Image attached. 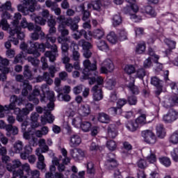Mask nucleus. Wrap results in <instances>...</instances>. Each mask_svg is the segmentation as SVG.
Instances as JSON below:
<instances>
[{"mask_svg": "<svg viewBox=\"0 0 178 178\" xmlns=\"http://www.w3.org/2000/svg\"><path fill=\"white\" fill-rule=\"evenodd\" d=\"M83 35L86 40H90V38L87 35V31H86V30L84 29H81L80 31H75V33L72 34L74 40H76V41L80 40V38H81Z\"/></svg>", "mask_w": 178, "mask_h": 178, "instance_id": "obj_13", "label": "nucleus"}, {"mask_svg": "<svg viewBox=\"0 0 178 178\" xmlns=\"http://www.w3.org/2000/svg\"><path fill=\"white\" fill-rule=\"evenodd\" d=\"M91 92L92 93L93 100L98 102L103 99L104 93L102 92V85L100 86L95 85L91 89Z\"/></svg>", "mask_w": 178, "mask_h": 178, "instance_id": "obj_8", "label": "nucleus"}, {"mask_svg": "<svg viewBox=\"0 0 178 178\" xmlns=\"http://www.w3.org/2000/svg\"><path fill=\"white\" fill-rule=\"evenodd\" d=\"M146 74L147 72L144 68H139L136 71V77L140 80H143V79L145 77Z\"/></svg>", "mask_w": 178, "mask_h": 178, "instance_id": "obj_48", "label": "nucleus"}, {"mask_svg": "<svg viewBox=\"0 0 178 178\" xmlns=\"http://www.w3.org/2000/svg\"><path fill=\"white\" fill-rule=\"evenodd\" d=\"M88 9H93V10H97L99 12L101 10V8L102 6V3L99 0H96L95 1H91L88 3Z\"/></svg>", "mask_w": 178, "mask_h": 178, "instance_id": "obj_17", "label": "nucleus"}, {"mask_svg": "<svg viewBox=\"0 0 178 178\" xmlns=\"http://www.w3.org/2000/svg\"><path fill=\"white\" fill-rule=\"evenodd\" d=\"M57 41H58V44H61V45L66 42H70V36H68V37H65V36H62V35L58 36L57 38Z\"/></svg>", "mask_w": 178, "mask_h": 178, "instance_id": "obj_54", "label": "nucleus"}, {"mask_svg": "<svg viewBox=\"0 0 178 178\" xmlns=\"http://www.w3.org/2000/svg\"><path fill=\"white\" fill-rule=\"evenodd\" d=\"M118 127L116 124H111L108 127V138H115L118 136Z\"/></svg>", "mask_w": 178, "mask_h": 178, "instance_id": "obj_14", "label": "nucleus"}, {"mask_svg": "<svg viewBox=\"0 0 178 178\" xmlns=\"http://www.w3.org/2000/svg\"><path fill=\"white\" fill-rule=\"evenodd\" d=\"M29 44L31 48H33V51H38L40 50V52H45V44L44 43H38V42H29Z\"/></svg>", "mask_w": 178, "mask_h": 178, "instance_id": "obj_16", "label": "nucleus"}, {"mask_svg": "<svg viewBox=\"0 0 178 178\" xmlns=\"http://www.w3.org/2000/svg\"><path fill=\"white\" fill-rule=\"evenodd\" d=\"M24 88L22 91V95L23 97H27L29 95V91H31L33 90V86L29 83V81H24L23 84Z\"/></svg>", "mask_w": 178, "mask_h": 178, "instance_id": "obj_36", "label": "nucleus"}, {"mask_svg": "<svg viewBox=\"0 0 178 178\" xmlns=\"http://www.w3.org/2000/svg\"><path fill=\"white\" fill-rule=\"evenodd\" d=\"M85 79H88L90 86H92L97 83L96 86H101L104 84V79L101 76H95L93 77H88V76H83Z\"/></svg>", "mask_w": 178, "mask_h": 178, "instance_id": "obj_11", "label": "nucleus"}, {"mask_svg": "<svg viewBox=\"0 0 178 178\" xmlns=\"http://www.w3.org/2000/svg\"><path fill=\"white\" fill-rule=\"evenodd\" d=\"M16 108V104L15 103H11L9 105L6 106H0V118H5V115L2 114L3 112H6L8 111H13Z\"/></svg>", "mask_w": 178, "mask_h": 178, "instance_id": "obj_20", "label": "nucleus"}, {"mask_svg": "<svg viewBox=\"0 0 178 178\" xmlns=\"http://www.w3.org/2000/svg\"><path fill=\"white\" fill-rule=\"evenodd\" d=\"M72 45L73 46V49H72V54L71 56V58L72 60L78 61L80 60V53L77 49H79V45L76 43H72Z\"/></svg>", "mask_w": 178, "mask_h": 178, "instance_id": "obj_23", "label": "nucleus"}, {"mask_svg": "<svg viewBox=\"0 0 178 178\" xmlns=\"http://www.w3.org/2000/svg\"><path fill=\"white\" fill-rule=\"evenodd\" d=\"M157 137L160 138H163L165 136H166V132L165 131V127H163V124H159L156 127Z\"/></svg>", "mask_w": 178, "mask_h": 178, "instance_id": "obj_31", "label": "nucleus"}, {"mask_svg": "<svg viewBox=\"0 0 178 178\" xmlns=\"http://www.w3.org/2000/svg\"><path fill=\"white\" fill-rule=\"evenodd\" d=\"M137 166L140 168V169H145L148 166L147 164V161L143 159H140L137 162Z\"/></svg>", "mask_w": 178, "mask_h": 178, "instance_id": "obj_60", "label": "nucleus"}, {"mask_svg": "<svg viewBox=\"0 0 178 178\" xmlns=\"http://www.w3.org/2000/svg\"><path fill=\"white\" fill-rule=\"evenodd\" d=\"M159 162L161 163L165 168H169L172 165V161L169 157H161L159 158Z\"/></svg>", "mask_w": 178, "mask_h": 178, "instance_id": "obj_45", "label": "nucleus"}, {"mask_svg": "<svg viewBox=\"0 0 178 178\" xmlns=\"http://www.w3.org/2000/svg\"><path fill=\"white\" fill-rule=\"evenodd\" d=\"M123 22V19H122V16L120 15V14H115L112 17V24L113 27H118V26H120Z\"/></svg>", "mask_w": 178, "mask_h": 178, "instance_id": "obj_30", "label": "nucleus"}, {"mask_svg": "<svg viewBox=\"0 0 178 178\" xmlns=\"http://www.w3.org/2000/svg\"><path fill=\"white\" fill-rule=\"evenodd\" d=\"M22 166V162H20L19 160H15L13 161V164H8L6 166L7 170L8 172H16L15 169H17V168H20Z\"/></svg>", "mask_w": 178, "mask_h": 178, "instance_id": "obj_25", "label": "nucleus"}, {"mask_svg": "<svg viewBox=\"0 0 178 178\" xmlns=\"http://www.w3.org/2000/svg\"><path fill=\"white\" fill-rule=\"evenodd\" d=\"M86 168L88 175H94V173H95V168L94 167V163H92V161L88 162Z\"/></svg>", "mask_w": 178, "mask_h": 178, "instance_id": "obj_46", "label": "nucleus"}, {"mask_svg": "<svg viewBox=\"0 0 178 178\" xmlns=\"http://www.w3.org/2000/svg\"><path fill=\"white\" fill-rule=\"evenodd\" d=\"M164 42L168 45L169 49L165 51V55H169L172 52V49L176 48V42L171 40L170 39H165Z\"/></svg>", "mask_w": 178, "mask_h": 178, "instance_id": "obj_24", "label": "nucleus"}, {"mask_svg": "<svg viewBox=\"0 0 178 178\" xmlns=\"http://www.w3.org/2000/svg\"><path fill=\"white\" fill-rule=\"evenodd\" d=\"M151 84L156 88L162 87V81L159 80L156 76H153L151 79Z\"/></svg>", "mask_w": 178, "mask_h": 178, "instance_id": "obj_50", "label": "nucleus"}, {"mask_svg": "<svg viewBox=\"0 0 178 178\" xmlns=\"http://www.w3.org/2000/svg\"><path fill=\"white\" fill-rule=\"evenodd\" d=\"M75 154L76 153L74 152V150L72 149L71 151V155L73 158H79V156H84V152L81 149H78L76 150V154H76V156L75 155Z\"/></svg>", "mask_w": 178, "mask_h": 178, "instance_id": "obj_61", "label": "nucleus"}, {"mask_svg": "<svg viewBox=\"0 0 178 178\" xmlns=\"http://www.w3.org/2000/svg\"><path fill=\"white\" fill-rule=\"evenodd\" d=\"M105 35V31L102 28L97 29L93 31V38L96 40H101Z\"/></svg>", "mask_w": 178, "mask_h": 178, "instance_id": "obj_38", "label": "nucleus"}, {"mask_svg": "<svg viewBox=\"0 0 178 178\" xmlns=\"http://www.w3.org/2000/svg\"><path fill=\"white\" fill-rule=\"evenodd\" d=\"M136 80H134V78H132L131 82L128 85V88H129L132 94H134L135 95H137L140 92V90H138V87L134 85Z\"/></svg>", "mask_w": 178, "mask_h": 178, "instance_id": "obj_33", "label": "nucleus"}, {"mask_svg": "<svg viewBox=\"0 0 178 178\" xmlns=\"http://www.w3.org/2000/svg\"><path fill=\"white\" fill-rule=\"evenodd\" d=\"M15 154H20L23 151V142L17 140L13 145Z\"/></svg>", "mask_w": 178, "mask_h": 178, "instance_id": "obj_40", "label": "nucleus"}, {"mask_svg": "<svg viewBox=\"0 0 178 178\" xmlns=\"http://www.w3.org/2000/svg\"><path fill=\"white\" fill-rule=\"evenodd\" d=\"M14 20L12 22L13 26L15 27L16 31H19L22 28L19 26V21L22 19V14L20 13H15L14 15Z\"/></svg>", "mask_w": 178, "mask_h": 178, "instance_id": "obj_19", "label": "nucleus"}, {"mask_svg": "<svg viewBox=\"0 0 178 178\" xmlns=\"http://www.w3.org/2000/svg\"><path fill=\"white\" fill-rule=\"evenodd\" d=\"M14 113L15 115H17V122H22L24 120V112H23V108L22 110L20 109L19 108H15L14 110Z\"/></svg>", "mask_w": 178, "mask_h": 178, "instance_id": "obj_28", "label": "nucleus"}, {"mask_svg": "<svg viewBox=\"0 0 178 178\" xmlns=\"http://www.w3.org/2000/svg\"><path fill=\"white\" fill-rule=\"evenodd\" d=\"M98 120L101 123H109L111 122V117L105 113H101L99 114Z\"/></svg>", "mask_w": 178, "mask_h": 178, "instance_id": "obj_41", "label": "nucleus"}, {"mask_svg": "<svg viewBox=\"0 0 178 178\" xmlns=\"http://www.w3.org/2000/svg\"><path fill=\"white\" fill-rule=\"evenodd\" d=\"M78 44L79 47H82L83 51L90 50L92 48V44H91L90 42L86 41L84 39L80 40L78 42Z\"/></svg>", "mask_w": 178, "mask_h": 178, "instance_id": "obj_32", "label": "nucleus"}, {"mask_svg": "<svg viewBox=\"0 0 178 178\" xmlns=\"http://www.w3.org/2000/svg\"><path fill=\"white\" fill-rule=\"evenodd\" d=\"M145 51V43L138 44L136 49V54H143Z\"/></svg>", "mask_w": 178, "mask_h": 178, "instance_id": "obj_58", "label": "nucleus"}, {"mask_svg": "<svg viewBox=\"0 0 178 178\" xmlns=\"http://www.w3.org/2000/svg\"><path fill=\"white\" fill-rule=\"evenodd\" d=\"M149 154L147 156L146 159L149 162V163H155L156 162V156L155 155V151L151 149H147Z\"/></svg>", "mask_w": 178, "mask_h": 178, "instance_id": "obj_34", "label": "nucleus"}, {"mask_svg": "<svg viewBox=\"0 0 178 178\" xmlns=\"http://www.w3.org/2000/svg\"><path fill=\"white\" fill-rule=\"evenodd\" d=\"M45 5L47 8H51V10H52L54 8H57L58 3L51 0H47L45 1Z\"/></svg>", "mask_w": 178, "mask_h": 178, "instance_id": "obj_59", "label": "nucleus"}, {"mask_svg": "<svg viewBox=\"0 0 178 178\" xmlns=\"http://www.w3.org/2000/svg\"><path fill=\"white\" fill-rule=\"evenodd\" d=\"M178 104V97L172 96L169 98V99L165 102V108H172V106H175Z\"/></svg>", "mask_w": 178, "mask_h": 178, "instance_id": "obj_29", "label": "nucleus"}, {"mask_svg": "<svg viewBox=\"0 0 178 178\" xmlns=\"http://www.w3.org/2000/svg\"><path fill=\"white\" fill-rule=\"evenodd\" d=\"M56 22L58 24V26H66V17L65 15H59L56 18Z\"/></svg>", "mask_w": 178, "mask_h": 178, "instance_id": "obj_57", "label": "nucleus"}, {"mask_svg": "<svg viewBox=\"0 0 178 178\" xmlns=\"http://www.w3.org/2000/svg\"><path fill=\"white\" fill-rule=\"evenodd\" d=\"M124 72L127 74H133L136 72V68L131 65H127L124 67Z\"/></svg>", "mask_w": 178, "mask_h": 178, "instance_id": "obj_55", "label": "nucleus"}, {"mask_svg": "<svg viewBox=\"0 0 178 178\" xmlns=\"http://www.w3.org/2000/svg\"><path fill=\"white\" fill-rule=\"evenodd\" d=\"M170 154L173 161L178 162V147L175 148Z\"/></svg>", "mask_w": 178, "mask_h": 178, "instance_id": "obj_63", "label": "nucleus"}, {"mask_svg": "<svg viewBox=\"0 0 178 178\" xmlns=\"http://www.w3.org/2000/svg\"><path fill=\"white\" fill-rule=\"evenodd\" d=\"M65 24L67 26V27H70V30L73 32L79 30V24L76 22L73 23V19H72V17H68L66 19Z\"/></svg>", "mask_w": 178, "mask_h": 178, "instance_id": "obj_22", "label": "nucleus"}, {"mask_svg": "<svg viewBox=\"0 0 178 178\" xmlns=\"http://www.w3.org/2000/svg\"><path fill=\"white\" fill-rule=\"evenodd\" d=\"M79 9L83 15L82 20H83V22H87V20H88L91 17V13H90V11L85 10L86 7L84 6V4H81L79 6Z\"/></svg>", "mask_w": 178, "mask_h": 178, "instance_id": "obj_21", "label": "nucleus"}, {"mask_svg": "<svg viewBox=\"0 0 178 178\" xmlns=\"http://www.w3.org/2000/svg\"><path fill=\"white\" fill-rule=\"evenodd\" d=\"M126 127L129 131H136L138 129V124L136 121H128L126 124Z\"/></svg>", "mask_w": 178, "mask_h": 178, "instance_id": "obj_37", "label": "nucleus"}, {"mask_svg": "<svg viewBox=\"0 0 178 178\" xmlns=\"http://www.w3.org/2000/svg\"><path fill=\"white\" fill-rule=\"evenodd\" d=\"M27 54L29 55H33V56H29L26 58V60L29 62V63H31L33 66L35 67H37L40 65V60H38V58L41 56V53L38 51V50H33V49H29L27 50Z\"/></svg>", "mask_w": 178, "mask_h": 178, "instance_id": "obj_2", "label": "nucleus"}, {"mask_svg": "<svg viewBox=\"0 0 178 178\" xmlns=\"http://www.w3.org/2000/svg\"><path fill=\"white\" fill-rule=\"evenodd\" d=\"M108 156V159H107L105 163V166L107 168V169L111 170L118 166V161L115 159L112 158V156H113V154L109 153Z\"/></svg>", "mask_w": 178, "mask_h": 178, "instance_id": "obj_10", "label": "nucleus"}, {"mask_svg": "<svg viewBox=\"0 0 178 178\" xmlns=\"http://www.w3.org/2000/svg\"><path fill=\"white\" fill-rule=\"evenodd\" d=\"M106 38L108 41L111 44H116V42H118V36L116 35V33H115V32L113 31L110 32L107 35Z\"/></svg>", "mask_w": 178, "mask_h": 178, "instance_id": "obj_43", "label": "nucleus"}, {"mask_svg": "<svg viewBox=\"0 0 178 178\" xmlns=\"http://www.w3.org/2000/svg\"><path fill=\"white\" fill-rule=\"evenodd\" d=\"M145 10L147 15H149L150 16H152L153 17H154V16H156V13H155V10L151 6H146L145 8Z\"/></svg>", "mask_w": 178, "mask_h": 178, "instance_id": "obj_56", "label": "nucleus"}, {"mask_svg": "<svg viewBox=\"0 0 178 178\" xmlns=\"http://www.w3.org/2000/svg\"><path fill=\"white\" fill-rule=\"evenodd\" d=\"M42 77L44 81H46L47 84H48L49 86H51V84L54 83V80H52V79L49 77V73L44 72Z\"/></svg>", "mask_w": 178, "mask_h": 178, "instance_id": "obj_53", "label": "nucleus"}, {"mask_svg": "<svg viewBox=\"0 0 178 178\" xmlns=\"http://www.w3.org/2000/svg\"><path fill=\"white\" fill-rule=\"evenodd\" d=\"M116 142L114 140H109L107 142V148H108L110 151H115V149H116Z\"/></svg>", "mask_w": 178, "mask_h": 178, "instance_id": "obj_62", "label": "nucleus"}, {"mask_svg": "<svg viewBox=\"0 0 178 178\" xmlns=\"http://www.w3.org/2000/svg\"><path fill=\"white\" fill-rule=\"evenodd\" d=\"M22 109H23V112H24V115L27 116V115H29V113H30V112L33 111L34 105H33V104H31V103H28L26 105V108H22Z\"/></svg>", "mask_w": 178, "mask_h": 178, "instance_id": "obj_49", "label": "nucleus"}, {"mask_svg": "<svg viewBox=\"0 0 178 178\" xmlns=\"http://www.w3.org/2000/svg\"><path fill=\"white\" fill-rule=\"evenodd\" d=\"M95 44L99 51H108V44L104 40L99 39L95 42Z\"/></svg>", "mask_w": 178, "mask_h": 178, "instance_id": "obj_26", "label": "nucleus"}, {"mask_svg": "<svg viewBox=\"0 0 178 178\" xmlns=\"http://www.w3.org/2000/svg\"><path fill=\"white\" fill-rule=\"evenodd\" d=\"M81 144V138L77 134H74L70 138V146L72 148H76Z\"/></svg>", "mask_w": 178, "mask_h": 178, "instance_id": "obj_12", "label": "nucleus"}, {"mask_svg": "<svg viewBox=\"0 0 178 178\" xmlns=\"http://www.w3.org/2000/svg\"><path fill=\"white\" fill-rule=\"evenodd\" d=\"M23 3L17 6V10L19 12H22L23 15L26 16L30 12L33 13L35 10V5H37V1L35 0H21Z\"/></svg>", "mask_w": 178, "mask_h": 178, "instance_id": "obj_1", "label": "nucleus"}, {"mask_svg": "<svg viewBox=\"0 0 178 178\" xmlns=\"http://www.w3.org/2000/svg\"><path fill=\"white\" fill-rule=\"evenodd\" d=\"M54 110H50L48 108V107L44 106V116H46L47 119V123H49L51 124V123H54L55 120V116L51 113V111Z\"/></svg>", "mask_w": 178, "mask_h": 178, "instance_id": "obj_27", "label": "nucleus"}, {"mask_svg": "<svg viewBox=\"0 0 178 178\" xmlns=\"http://www.w3.org/2000/svg\"><path fill=\"white\" fill-rule=\"evenodd\" d=\"M81 129H82L83 131L86 133L87 131H90V129H91V123L89 122H83L80 125Z\"/></svg>", "mask_w": 178, "mask_h": 178, "instance_id": "obj_51", "label": "nucleus"}, {"mask_svg": "<svg viewBox=\"0 0 178 178\" xmlns=\"http://www.w3.org/2000/svg\"><path fill=\"white\" fill-rule=\"evenodd\" d=\"M81 116H88L91 113V108L87 104H81L79 110Z\"/></svg>", "mask_w": 178, "mask_h": 178, "instance_id": "obj_15", "label": "nucleus"}, {"mask_svg": "<svg viewBox=\"0 0 178 178\" xmlns=\"http://www.w3.org/2000/svg\"><path fill=\"white\" fill-rule=\"evenodd\" d=\"M10 35H15V34H17V38L19 40H23L24 38V33L22 32V29L19 31H16V27H11L10 31Z\"/></svg>", "mask_w": 178, "mask_h": 178, "instance_id": "obj_42", "label": "nucleus"}, {"mask_svg": "<svg viewBox=\"0 0 178 178\" xmlns=\"http://www.w3.org/2000/svg\"><path fill=\"white\" fill-rule=\"evenodd\" d=\"M39 145L41 147L40 152L41 154H45L47 151H49V147L47 145V141L44 138L39 140Z\"/></svg>", "mask_w": 178, "mask_h": 178, "instance_id": "obj_35", "label": "nucleus"}, {"mask_svg": "<svg viewBox=\"0 0 178 178\" xmlns=\"http://www.w3.org/2000/svg\"><path fill=\"white\" fill-rule=\"evenodd\" d=\"M83 63L84 66L83 70V76H90L91 72H95V70H97V60H95L93 63H91L90 60L86 59Z\"/></svg>", "mask_w": 178, "mask_h": 178, "instance_id": "obj_4", "label": "nucleus"}, {"mask_svg": "<svg viewBox=\"0 0 178 178\" xmlns=\"http://www.w3.org/2000/svg\"><path fill=\"white\" fill-rule=\"evenodd\" d=\"M24 76L25 79H27L28 80H33V74L31 73V70H30V66L26 65L24 66Z\"/></svg>", "mask_w": 178, "mask_h": 178, "instance_id": "obj_44", "label": "nucleus"}, {"mask_svg": "<svg viewBox=\"0 0 178 178\" xmlns=\"http://www.w3.org/2000/svg\"><path fill=\"white\" fill-rule=\"evenodd\" d=\"M101 73H104L105 74H108V73H112L113 70H115V65H113V62L111 61V59H106L100 68Z\"/></svg>", "mask_w": 178, "mask_h": 178, "instance_id": "obj_7", "label": "nucleus"}, {"mask_svg": "<svg viewBox=\"0 0 178 178\" xmlns=\"http://www.w3.org/2000/svg\"><path fill=\"white\" fill-rule=\"evenodd\" d=\"M170 143L171 144H178V131H175L170 136L169 138Z\"/></svg>", "mask_w": 178, "mask_h": 178, "instance_id": "obj_47", "label": "nucleus"}, {"mask_svg": "<svg viewBox=\"0 0 178 178\" xmlns=\"http://www.w3.org/2000/svg\"><path fill=\"white\" fill-rule=\"evenodd\" d=\"M177 119V112L173 109L169 110L167 114L163 116L164 123H173Z\"/></svg>", "mask_w": 178, "mask_h": 178, "instance_id": "obj_9", "label": "nucleus"}, {"mask_svg": "<svg viewBox=\"0 0 178 178\" xmlns=\"http://www.w3.org/2000/svg\"><path fill=\"white\" fill-rule=\"evenodd\" d=\"M35 155L38 156L36 168L40 170H45V168H47V164H45V157L44 156V155H42V153H41V149H36Z\"/></svg>", "mask_w": 178, "mask_h": 178, "instance_id": "obj_6", "label": "nucleus"}, {"mask_svg": "<svg viewBox=\"0 0 178 178\" xmlns=\"http://www.w3.org/2000/svg\"><path fill=\"white\" fill-rule=\"evenodd\" d=\"M170 86L171 87L172 92H174L176 95H178V83L172 82L170 84Z\"/></svg>", "mask_w": 178, "mask_h": 178, "instance_id": "obj_64", "label": "nucleus"}, {"mask_svg": "<svg viewBox=\"0 0 178 178\" xmlns=\"http://www.w3.org/2000/svg\"><path fill=\"white\" fill-rule=\"evenodd\" d=\"M141 134L147 144L154 145L156 143V136H155V134H154L151 130L147 129L143 131Z\"/></svg>", "mask_w": 178, "mask_h": 178, "instance_id": "obj_5", "label": "nucleus"}, {"mask_svg": "<svg viewBox=\"0 0 178 178\" xmlns=\"http://www.w3.org/2000/svg\"><path fill=\"white\" fill-rule=\"evenodd\" d=\"M44 96L43 97L41 98L40 101L41 102H44L45 99H49V103L47 104V107L48 109H49L50 111H54V108H55V93L54 92V91L52 90H49V92H46L44 95Z\"/></svg>", "mask_w": 178, "mask_h": 178, "instance_id": "obj_3", "label": "nucleus"}, {"mask_svg": "<svg viewBox=\"0 0 178 178\" xmlns=\"http://www.w3.org/2000/svg\"><path fill=\"white\" fill-rule=\"evenodd\" d=\"M138 113L140 115L135 120V122L138 124V126H144V124H147V115L143 113V110H139Z\"/></svg>", "mask_w": 178, "mask_h": 178, "instance_id": "obj_18", "label": "nucleus"}, {"mask_svg": "<svg viewBox=\"0 0 178 178\" xmlns=\"http://www.w3.org/2000/svg\"><path fill=\"white\" fill-rule=\"evenodd\" d=\"M57 30L58 33H60V35H62V37H69L67 35L70 34V31L66 28L65 25H58Z\"/></svg>", "mask_w": 178, "mask_h": 178, "instance_id": "obj_39", "label": "nucleus"}, {"mask_svg": "<svg viewBox=\"0 0 178 178\" xmlns=\"http://www.w3.org/2000/svg\"><path fill=\"white\" fill-rule=\"evenodd\" d=\"M46 58H49L50 62L56 60V53L54 54L52 51H47L44 53Z\"/></svg>", "mask_w": 178, "mask_h": 178, "instance_id": "obj_52", "label": "nucleus"}]
</instances>
